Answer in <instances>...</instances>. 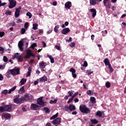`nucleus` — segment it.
Returning <instances> with one entry per match:
<instances>
[{
  "label": "nucleus",
  "instance_id": "obj_1",
  "mask_svg": "<svg viewBox=\"0 0 126 126\" xmlns=\"http://www.w3.org/2000/svg\"><path fill=\"white\" fill-rule=\"evenodd\" d=\"M80 111L82 113L85 114H90V109L87 108L85 105L83 104L79 107Z\"/></svg>",
  "mask_w": 126,
  "mask_h": 126
},
{
  "label": "nucleus",
  "instance_id": "obj_2",
  "mask_svg": "<svg viewBox=\"0 0 126 126\" xmlns=\"http://www.w3.org/2000/svg\"><path fill=\"white\" fill-rule=\"evenodd\" d=\"M37 103L38 104V105H40V106H41L42 107L47 106V102H44V101H43V96L39 97L37 99Z\"/></svg>",
  "mask_w": 126,
  "mask_h": 126
},
{
  "label": "nucleus",
  "instance_id": "obj_3",
  "mask_svg": "<svg viewBox=\"0 0 126 126\" xmlns=\"http://www.w3.org/2000/svg\"><path fill=\"white\" fill-rule=\"evenodd\" d=\"M9 5H8L9 8H13L16 6V0H8Z\"/></svg>",
  "mask_w": 126,
  "mask_h": 126
},
{
  "label": "nucleus",
  "instance_id": "obj_4",
  "mask_svg": "<svg viewBox=\"0 0 126 126\" xmlns=\"http://www.w3.org/2000/svg\"><path fill=\"white\" fill-rule=\"evenodd\" d=\"M19 68H14L12 70H10L9 72L12 75H17L19 74Z\"/></svg>",
  "mask_w": 126,
  "mask_h": 126
},
{
  "label": "nucleus",
  "instance_id": "obj_5",
  "mask_svg": "<svg viewBox=\"0 0 126 126\" xmlns=\"http://www.w3.org/2000/svg\"><path fill=\"white\" fill-rule=\"evenodd\" d=\"M32 95L29 94H26L24 96L22 97L23 99V101H28V100H30V99H32Z\"/></svg>",
  "mask_w": 126,
  "mask_h": 126
},
{
  "label": "nucleus",
  "instance_id": "obj_6",
  "mask_svg": "<svg viewBox=\"0 0 126 126\" xmlns=\"http://www.w3.org/2000/svg\"><path fill=\"white\" fill-rule=\"evenodd\" d=\"M103 4L106 9H110L111 8V3L109 2V0H103Z\"/></svg>",
  "mask_w": 126,
  "mask_h": 126
},
{
  "label": "nucleus",
  "instance_id": "obj_7",
  "mask_svg": "<svg viewBox=\"0 0 126 126\" xmlns=\"http://www.w3.org/2000/svg\"><path fill=\"white\" fill-rule=\"evenodd\" d=\"M21 9H22V8L20 6L15 9V17L16 18H17V17H19V15L20 14V10H21Z\"/></svg>",
  "mask_w": 126,
  "mask_h": 126
},
{
  "label": "nucleus",
  "instance_id": "obj_8",
  "mask_svg": "<svg viewBox=\"0 0 126 126\" xmlns=\"http://www.w3.org/2000/svg\"><path fill=\"white\" fill-rule=\"evenodd\" d=\"M14 102L16 104H22V103H23V99L22 98V97L21 98L16 97L14 98Z\"/></svg>",
  "mask_w": 126,
  "mask_h": 126
},
{
  "label": "nucleus",
  "instance_id": "obj_9",
  "mask_svg": "<svg viewBox=\"0 0 126 126\" xmlns=\"http://www.w3.org/2000/svg\"><path fill=\"white\" fill-rule=\"evenodd\" d=\"M102 1V0H90V4L91 5H96L99 4V2Z\"/></svg>",
  "mask_w": 126,
  "mask_h": 126
},
{
  "label": "nucleus",
  "instance_id": "obj_10",
  "mask_svg": "<svg viewBox=\"0 0 126 126\" xmlns=\"http://www.w3.org/2000/svg\"><path fill=\"white\" fill-rule=\"evenodd\" d=\"M24 44L23 43V41H20L18 43V48L20 50V51H21L22 52L24 50Z\"/></svg>",
  "mask_w": 126,
  "mask_h": 126
},
{
  "label": "nucleus",
  "instance_id": "obj_11",
  "mask_svg": "<svg viewBox=\"0 0 126 126\" xmlns=\"http://www.w3.org/2000/svg\"><path fill=\"white\" fill-rule=\"evenodd\" d=\"M31 56H33V54H32V51L29 49H28L27 50L26 55L25 56V59H29Z\"/></svg>",
  "mask_w": 126,
  "mask_h": 126
},
{
  "label": "nucleus",
  "instance_id": "obj_12",
  "mask_svg": "<svg viewBox=\"0 0 126 126\" xmlns=\"http://www.w3.org/2000/svg\"><path fill=\"white\" fill-rule=\"evenodd\" d=\"M2 118H5L6 120H10L11 115L9 113H4L2 114Z\"/></svg>",
  "mask_w": 126,
  "mask_h": 126
},
{
  "label": "nucleus",
  "instance_id": "obj_13",
  "mask_svg": "<svg viewBox=\"0 0 126 126\" xmlns=\"http://www.w3.org/2000/svg\"><path fill=\"white\" fill-rule=\"evenodd\" d=\"M14 58H16V59H17L18 62H22L23 59L22 57H21V55H20V54L17 53L14 54Z\"/></svg>",
  "mask_w": 126,
  "mask_h": 126
},
{
  "label": "nucleus",
  "instance_id": "obj_14",
  "mask_svg": "<svg viewBox=\"0 0 126 126\" xmlns=\"http://www.w3.org/2000/svg\"><path fill=\"white\" fill-rule=\"evenodd\" d=\"M61 121L62 119L60 118H58L52 121V124H53V125H60Z\"/></svg>",
  "mask_w": 126,
  "mask_h": 126
},
{
  "label": "nucleus",
  "instance_id": "obj_15",
  "mask_svg": "<svg viewBox=\"0 0 126 126\" xmlns=\"http://www.w3.org/2000/svg\"><path fill=\"white\" fill-rule=\"evenodd\" d=\"M69 32H70V30L69 29V28H66L62 30L61 33L63 34V35H66V34H67Z\"/></svg>",
  "mask_w": 126,
  "mask_h": 126
},
{
  "label": "nucleus",
  "instance_id": "obj_16",
  "mask_svg": "<svg viewBox=\"0 0 126 126\" xmlns=\"http://www.w3.org/2000/svg\"><path fill=\"white\" fill-rule=\"evenodd\" d=\"M104 115H105V114H104V112H101L100 111H98L95 113V116H96V117H99V118L104 117Z\"/></svg>",
  "mask_w": 126,
  "mask_h": 126
},
{
  "label": "nucleus",
  "instance_id": "obj_17",
  "mask_svg": "<svg viewBox=\"0 0 126 126\" xmlns=\"http://www.w3.org/2000/svg\"><path fill=\"white\" fill-rule=\"evenodd\" d=\"M70 72H71L72 77L73 78H76V74H75L76 71L75 69L73 68H71L69 70Z\"/></svg>",
  "mask_w": 126,
  "mask_h": 126
},
{
  "label": "nucleus",
  "instance_id": "obj_18",
  "mask_svg": "<svg viewBox=\"0 0 126 126\" xmlns=\"http://www.w3.org/2000/svg\"><path fill=\"white\" fill-rule=\"evenodd\" d=\"M31 109H32V110H33V111H36V110H38V109H39V106L32 103L31 105Z\"/></svg>",
  "mask_w": 126,
  "mask_h": 126
},
{
  "label": "nucleus",
  "instance_id": "obj_19",
  "mask_svg": "<svg viewBox=\"0 0 126 126\" xmlns=\"http://www.w3.org/2000/svg\"><path fill=\"white\" fill-rule=\"evenodd\" d=\"M90 11L92 13V17L94 18L96 16V14L97 13V11H96V9L94 8H92L90 9Z\"/></svg>",
  "mask_w": 126,
  "mask_h": 126
},
{
  "label": "nucleus",
  "instance_id": "obj_20",
  "mask_svg": "<svg viewBox=\"0 0 126 126\" xmlns=\"http://www.w3.org/2000/svg\"><path fill=\"white\" fill-rule=\"evenodd\" d=\"M64 5L65 8L69 9L70 8V7L72 6V5L71 4V2L68 1L65 3Z\"/></svg>",
  "mask_w": 126,
  "mask_h": 126
},
{
  "label": "nucleus",
  "instance_id": "obj_21",
  "mask_svg": "<svg viewBox=\"0 0 126 126\" xmlns=\"http://www.w3.org/2000/svg\"><path fill=\"white\" fill-rule=\"evenodd\" d=\"M4 108L5 109V112H6V111L10 112L11 111V106L10 105H4Z\"/></svg>",
  "mask_w": 126,
  "mask_h": 126
},
{
  "label": "nucleus",
  "instance_id": "obj_22",
  "mask_svg": "<svg viewBox=\"0 0 126 126\" xmlns=\"http://www.w3.org/2000/svg\"><path fill=\"white\" fill-rule=\"evenodd\" d=\"M103 62L104 63L106 66L108 65V66H109L110 65H111V64H110V61H109V59H108V58L105 59Z\"/></svg>",
  "mask_w": 126,
  "mask_h": 126
},
{
  "label": "nucleus",
  "instance_id": "obj_23",
  "mask_svg": "<svg viewBox=\"0 0 126 126\" xmlns=\"http://www.w3.org/2000/svg\"><path fill=\"white\" fill-rule=\"evenodd\" d=\"M39 66L40 68H45V67L46 66V63L44 61H42L39 63Z\"/></svg>",
  "mask_w": 126,
  "mask_h": 126
},
{
  "label": "nucleus",
  "instance_id": "obj_24",
  "mask_svg": "<svg viewBox=\"0 0 126 126\" xmlns=\"http://www.w3.org/2000/svg\"><path fill=\"white\" fill-rule=\"evenodd\" d=\"M40 82H45V81H47L48 80V78L47 76H43L42 77L39 79Z\"/></svg>",
  "mask_w": 126,
  "mask_h": 126
},
{
  "label": "nucleus",
  "instance_id": "obj_25",
  "mask_svg": "<svg viewBox=\"0 0 126 126\" xmlns=\"http://www.w3.org/2000/svg\"><path fill=\"white\" fill-rule=\"evenodd\" d=\"M25 92V90H24V87L23 86L18 91V93L19 94H23V93H24Z\"/></svg>",
  "mask_w": 126,
  "mask_h": 126
},
{
  "label": "nucleus",
  "instance_id": "obj_26",
  "mask_svg": "<svg viewBox=\"0 0 126 126\" xmlns=\"http://www.w3.org/2000/svg\"><path fill=\"white\" fill-rule=\"evenodd\" d=\"M69 110L70 111H74L75 110V106H74L73 104H70L69 105Z\"/></svg>",
  "mask_w": 126,
  "mask_h": 126
},
{
  "label": "nucleus",
  "instance_id": "obj_27",
  "mask_svg": "<svg viewBox=\"0 0 126 126\" xmlns=\"http://www.w3.org/2000/svg\"><path fill=\"white\" fill-rule=\"evenodd\" d=\"M26 81H27V80L26 79L22 78L21 80L20 83H21V85H24V84L26 83Z\"/></svg>",
  "mask_w": 126,
  "mask_h": 126
},
{
  "label": "nucleus",
  "instance_id": "obj_28",
  "mask_svg": "<svg viewBox=\"0 0 126 126\" xmlns=\"http://www.w3.org/2000/svg\"><path fill=\"white\" fill-rule=\"evenodd\" d=\"M60 28L59 25H57L54 27V30L55 33H59V29Z\"/></svg>",
  "mask_w": 126,
  "mask_h": 126
},
{
  "label": "nucleus",
  "instance_id": "obj_29",
  "mask_svg": "<svg viewBox=\"0 0 126 126\" xmlns=\"http://www.w3.org/2000/svg\"><path fill=\"white\" fill-rule=\"evenodd\" d=\"M93 72L94 71L91 70V69H88L86 71V74L87 75H88V76H89V75H91V74H93Z\"/></svg>",
  "mask_w": 126,
  "mask_h": 126
},
{
  "label": "nucleus",
  "instance_id": "obj_30",
  "mask_svg": "<svg viewBox=\"0 0 126 126\" xmlns=\"http://www.w3.org/2000/svg\"><path fill=\"white\" fill-rule=\"evenodd\" d=\"M47 57L50 59L51 63H55V60H54V58L52 57V56L47 55Z\"/></svg>",
  "mask_w": 126,
  "mask_h": 126
},
{
  "label": "nucleus",
  "instance_id": "obj_31",
  "mask_svg": "<svg viewBox=\"0 0 126 126\" xmlns=\"http://www.w3.org/2000/svg\"><path fill=\"white\" fill-rule=\"evenodd\" d=\"M15 89H16V86H14L11 89L9 90V91L8 92V94H10V93H11V92H13V91H14V90H15Z\"/></svg>",
  "mask_w": 126,
  "mask_h": 126
},
{
  "label": "nucleus",
  "instance_id": "obj_32",
  "mask_svg": "<svg viewBox=\"0 0 126 126\" xmlns=\"http://www.w3.org/2000/svg\"><path fill=\"white\" fill-rule=\"evenodd\" d=\"M98 122L99 121L96 119L91 120V122L92 124H93V125H96V124H98Z\"/></svg>",
  "mask_w": 126,
  "mask_h": 126
},
{
  "label": "nucleus",
  "instance_id": "obj_33",
  "mask_svg": "<svg viewBox=\"0 0 126 126\" xmlns=\"http://www.w3.org/2000/svg\"><path fill=\"white\" fill-rule=\"evenodd\" d=\"M62 109L63 110V111H65V112H67L69 109L68 105H65L64 106H63Z\"/></svg>",
  "mask_w": 126,
  "mask_h": 126
},
{
  "label": "nucleus",
  "instance_id": "obj_34",
  "mask_svg": "<svg viewBox=\"0 0 126 126\" xmlns=\"http://www.w3.org/2000/svg\"><path fill=\"white\" fill-rule=\"evenodd\" d=\"M91 102L93 103V104H95L96 103V98L95 97L91 96L90 98Z\"/></svg>",
  "mask_w": 126,
  "mask_h": 126
},
{
  "label": "nucleus",
  "instance_id": "obj_35",
  "mask_svg": "<svg viewBox=\"0 0 126 126\" xmlns=\"http://www.w3.org/2000/svg\"><path fill=\"white\" fill-rule=\"evenodd\" d=\"M38 24H33L32 25V29H33V30H37V29H38Z\"/></svg>",
  "mask_w": 126,
  "mask_h": 126
},
{
  "label": "nucleus",
  "instance_id": "obj_36",
  "mask_svg": "<svg viewBox=\"0 0 126 126\" xmlns=\"http://www.w3.org/2000/svg\"><path fill=\"white\" fill-rule=\"evenodd\" d=\"M59 116V113H56L55 115H54L51 117H50V120H54V119H56Z\"/></svg>",
  "mask_w": 126,
  "mask_h": 126
},
{
  "label": "nucleus",
  "instance_id": "obj_37",
  "mask_svg": "<svg viewBox=\"0 0 126 126\" xmlns=\"http://www.w3.org/2000/svg\"><path fill=\"white\" fill-rule=\"evenodd\" d=\"M58 102V98H56L55 100H50V104H56Z\"/></svg>",
  "mask_w": 126,
  "mask_h": 126
},
{
  "label": "nucleus",
  "instance_id": "obj_38",
  "mask_svg": "<svg viewBox=\"0 0 126 126\" xmlns=\"http://www.w3.org/2000/svg\"><path fill=\"white\" fill-rule=\"evenodd\" d=\"M87 94L90 96H92V95H93V92L91 90H88L87 91Z\"/></svg>",
  "mask_w": 126,
  "mask_h": 126
},
{
  "label": "nucleus",
  "instance_id": "obj_39",
  "mask_svg": "<svg viewBox=\"0 0 126 126\" xmlns=\"http://www.w3.org/2000/svg\"><path fill=\"white\" fill-rule=\"evenodd\" d=\"M3 112H5L4 106L0 107V113H2Z\"/></svg>",
  "mask_w": 126,
  "mask_h": 126
},
{
  "label": "nucleus",
  "instance_id": "obj_40",
  "mask_svg": "<svg viewBox=\"0 0 126 126\" xmlns=\"http://www.w3.org/2000/svg\"><path fill=\"white\" fill-rule=\"evenodd\" d=\"M9 26H16V24L14 22H12L8 24Z\"/></svg>",
  "mask_w": 126,
  "mask_h": 126
},
{
  "label": "nucleus",
  "instance_id": "obj_41",
  "mask_svg": "<svg viewBox=\"0 0 126 126\" xmlns=\"http://www.w3.org/2000/svg\"><path fill=\"white\" fill-rule=\"evenodd\" d=\"M27 16H29V19L32 17V14L30 12H28L26 14Z\"/></svg>",
  "mask_w": 126,
  "mask_h": 126
},
{
  "label": "nucleus",
  "instance_id": "obj_42",
  "mask_svg": "<svg viewBox=\"0 0 126 126\" xmlns=\"http://www.w3.org/2000/svg\"><path fill=\"white\" fill-rule=\"evenodd\" d=\"M69 47H70V48H74L75 46V43H74V42H71L69 44Z\"/></svg>",
  "mask_w": 126,
  "mask_h": 126
},
{
  "label": "nucleus",
  "instance_id": "obj_43",
  "mask_svg": "<svg viewBox=\"0 0 126 126\" xmlns=\"http://www.w3.org/2000/svg\"><path fill=\"white\" fill-rule=\"evenodd\" d=\"M35 47H37V44L36 43H33L31 45V48H32V49H34Z\"/></svg>",
  "mask_w": 126,
  "mask_h": 126
},
{
  "label": "nucleus",
  "instance_id": "obj_44",
  "mask_svg": "<svg viewBox=\"0 0 126 126\" xmlns=\"http://www.w3.org/2000/svg\"><path fill=\"white\" fill-rule=\"evenodd\" d=\"M68 94H69V97H70V96H72V94H73V91H69L68 92Z\"/></svg>",
  "mask_w": 126,
  "mask_h": 126
},
{
  "label": "nucleus",
  "instance_id": "obj_45",
  "mask_svg": "<svg viewBox=\"0 0 126 126\" xmlns=\"http://www.w3.org/2000/svg\"><path fill=\"white\" fill-rule=\"evenodd\" d=\"M43 110L46 112V113H50V109H49L48 107H44Z\"/></svg>",
  "mask_w": 126,
  "mask_h": 126
},
{
  "label": "nucleus",
  "instance_id": "obj_46",
  "mask_svg": "<svg viewBox=\"0 0 126 126\" xmlns=\"http://www.w3.org/2000/svg\"><path fill=\"white\" fill-rule=\"evenodd\" d=\"M25 32H26V30H25L24 28H22L21 30V34H23L25 33Z\"/></svg>",
  "mask_w": 126,
  "mask_h": 126
},
{
  "label": "nucleus",
  "instance_id": "obj_47",
  "mask_svg": "<svg viewBox=\"0 0 126 126\" xmlns=\"http://www.w3.org/2000/svg\"><path fill=\"white\" fill-rule=\"evenodd\" d=\"M0 54H3L4 53V49L1 47V46H0Z\"/></svg>",
  "mask_w": 126,
  "mask_h": 126
},
{
  "label": "nucleus",
  "instance_id": "obj_48",
  "mask_svg": "<svg viewBox=\"0 0 126 126\" xmlns=\"http://www.w3.org/2000/svg\"><path fill=\"white\" fill-rule=\"evenodd\" d=\"M1 93H2L3 94H4L5 95H6L8 93V91H7V90H4Z\"/></svg>",
  "mask_w": 126,
  "mask_h": 126
},
{
  "label": "nucleus",
  "instance_id": "obj_49",
  "mask_svg": "<svg viewBox=\"0 0 126 126\" xmlns=\"http://www.w3.org/2000/svg\"><path fill=\"white\" fill-rule=\"evenodd\" d=\"M3 62H4V63H6V62L8 61V59H7V57H6V56H3Z\"/></svg>",
  "mask_w": 126,
  "mask_h": 126
},
{
  "label": "nucleus",
  "instance_id": "obj_50",
  "mask_svg": "<svg viewBox=\"0 0 126 126\" xmlns=\"http://www.w3.org/2000/svg\"><path fill=\"white\" fill-rule=\"evenodd\" d=\"M105 85H106L107 88H109L110 87V86H111V84L110 83V82H107L105 83Z\"/></svg>",
  "mask_w": 126,
  "mask_h": 126
},
{
  "label": "nucleus",
  "instance_id": "obj_51",
  "mask_svg": "<svg viewBox=\"0 0 126 126\" xmlns=\"http://www.w3.org/2000/svg\"><path fill=\"white\" fill-rule=\"evenodd\" d=\"M108 68L110 69V72H113V71H114L113 67H112V66L111 65H109V66H108Z\"/></svg>",
  "mask_w": 126,
  "mask_h": 126
},
{
  "label": "nucleus",
  "instance_id": "obj_52",
  "mask_svg": "<svg viewBox=\"0 0 126 126\" xmlns=\"http://www.w3.org/2000/svg\"><path fill=\"white\" fill-rule=\"evenodd\" d=\"M11 13L12 12L11 11H7L5 14H6V15H11Z\"/></svg>",
  "mask_w": 126,
  "mask_h": 126
},
{
  "label": "nucleus",
  "instance_id": "obj_53",
  "mask_svg": "<svg viewBox=\"0 0 126 126\" xmlns=\"http://www.w3.org/2000/svg\"><path fill=\"white\" fill-rule=\"evenodd\" d=\"M72 100H73V98L72 97H70L68 100L67 101V104H69V103H71V102L72 101Z\"/></svg>",
  "mask_w": 126,
  "mask_h": 126
},
{
  "label": "nucleus",
  "instance_id": "obj_54",
  "mask_svg": "<svg viewBox=\"0 0 126 126\" xmlns=\"http://www.w3.org/2000/svg\"><path fill=\"white\" fill-rule=\"evenodd\" d=\"M78 95V92H76L73 95L71 96V97L73 99L74 97H76Z\"/></svg>",
  "mask_w": 126,
  "mask_h": 126
},
{
  "label": "nucleus",
  "instance_id": "obj_55",
  "mask_svg": "<svg viewBox=\"0 0 126 126\" xmlns=\"http://www.w3.org/2000/svg\"><path fill=\"white\" fill-rule=\"evenodd\" d=\"M4 36V32H0V37H2Z\"/></svg>",
  "mask_w": 126,
  "mask_h": 126
},
{
  "label": "nucleus",
  "instance_id": "obj_56",
  "mask_svg": "<svg viewBox=\"0 0 126 126\" xmlns=\"http://www.w3.org/2000/svg\"><path fill=\"white\" fill-rule=\"evenodd\" d=\"M5 67V64L3 65H0V69H4Z\"/></svg>",
  "mask_w": 126,
  "mask_h": 126
},
{
  "label": "nucleus",
  "instance_id": "obj_57",
  "mask_svg": "<svg viewBox=\"0 0 126 126\" xmlns=\"http://www.w3.org/2000/svg\"><path fill=\"white\" fill-rule=\"evenodd\" d=\"M28 26H29L28 22L26 23L24 25V27L25 29H27V28H28Z\"/></svg>",
  "mask_w": 126,
  "mask_h": 126
},
{
  "label": "nucleus",
  "instance_id": "obj_58",
  "mask_svg": "<svg viewBox=\"0 0 126 126\" xmlns=\"http://www.w3.org/2000/svg\"><path fill=\"white\" fill-rule=\"evenodd\" d=\"M30 75H31V72H30V71H28L27 73L26 77H29Z\"/></svg>",
  "mask_w": 126,
  "mask_h": 126
},
{
  "label": "nucleus",
  "instance_id": "obj_59",
  "mask_svg": "<svg viewBox=\"0 0 126 126\" xmlns=\"http://www.w3.org/2000/svg\"><path fill=\"white\" fill-rule=\"evenodd\" d=\"M88 64L87 63V62L84 61V64H83V66H85V67H86V66H88Z\"/></svg>",
  "mask_w": 126,
  "mask_h": 126
},
{
  "label": "nucleus",
  "instance_id": "obj_60",
  "mask_svg": "<svg viewBox=\"0 0 126 126\" xmlns=\"http://www.w3.org/2000/svg\"><path fill=\"white\" fill-rule=\"evenodd\" d=\"M71 37H70L69 38V39H66V42H68V43H70V42H71Z\"/></svg>",
  "mask_w": 126,
  "mask_h": 126
},
{
  "label": "nucleus",
  "instance_id": "obj_61",
  "mask_svg": "<svg viewBox=\"0 0 126 126\" xmlns=\"http://www.w3.org/2000/svg\"><path fill=\"white\" fill-rule=\"evenodd\" d=\"M55 48L56 50H61V47L60 46L55 45Z\"/></svg>",
  "mask_w": 126,
  "mask_h": 126
},
{
  "label": "nucleus",
  "instance_id": "obj_62",
  "mask_svg": "<svg viewBox=\"0 0 126 126\" xmlns=\"http://www.w3.org/2000/svg\"><path fill=\"white\" fill-rule=\"evenodd\" d=\"M42 43L43 47V48L46 47V46H47V44L45 43V42L44 41H42Z\"/></svg>",
  "mask_w": 126,
  "mask_h": 126
},
{
  "label": "nucleus",
  "instance_id": "obj_63",
  "mask_svg": "<svg viewBox=\"0 0 126 126\" xmlns=\"http://www.w3.org/2000/svg\"><path fill=\"white\" fill-rule=\"evenodd\" d=\"M52 32H53V31L52 30H50L47 32V34H51V33H52Z\"/></svg>",
  "mask_w": 126,
  "mask_h": 126
},
{
  "label": "nucleus",
  "instance_id": "obj_64",
  "mask_svg": "<svg viewBox=\"0 0 126 126\" xmlns=\"http://www.w3.org/2000/svg\"><path fill=\"white\" fill-rule=\"evenodd\" d=\"M111 9H112V10H113V11H114V10H116V6H112L111 7Z\"/></svg>",
  "mask_w": 126,
  "mask_h": 126
}]
</instances>
